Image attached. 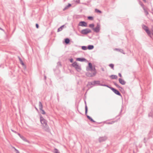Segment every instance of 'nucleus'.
<instances>
[{"label": "nucleus", "mask_w": 153, "mask_h": 153, "mask_svg": "<svg viewBox=\"0 0 153 153\" xmlns=\"http://www.w3.org/2000/svg\"><path fill=\"white\" fill-rule=\"evenodd\" d=\"M40 121L42 124L43 126L44 129L47 131H49L50 129L47 124V121L44 119L42 115L40 116Z\"/></svg>", "instance_id": "obj_1"}, {"label": "nucleus", "mask_w": 153, "mask_h": 153, "mask_svg": "<svg viewBox=\"0 0 153 153\" xmlns=\"http://www.w3.org/2000/svg\"><path fill=\"white\" fill-rule=\"evenodd\" d=\"M85 114L86 116V117L89 120L91 121V122H93V123H95L96 122L90 116L87 115V113L88 112V107L86 105V102L85 101Z\"/></svg>", "instance_id": "obj_2"}, {"label": "nucleus", "mask_w": 153, "mask_h": 153, "mask_svg": "<svg viewBox=\"0 0 153 153\" xmlns=\"http://www.w3.org/2000/svg\"><path fill=\"white\" fill-rule=\"evenodd\" d=\"M72 65L76 69L77 71H81V68L80 66L77 64V63L76 62L73 63L72 64Z\"/></svg>", "instance_id": "obj_3"}, {"label": "nucleus", "mask_w": 153, "mask_h": 153, "mask_svg": "<svg viewBox=\"0 0 153 153\" xmlns=\"http://www.w3.org/2000/svg\"><path fill=\"white\" fill-rule=\"evenodd\" d=\"M91 32V30L88 28H86L82 30L80 33L83 35H86Z\"/></svg>", "instance_id": "obj_4"}, {"label": "nucleus", "mask_w": 153, "mask_h": 153, "mask_svg": "<svg viewBox=\"0 0 153 153\" xmlns=\"http://www.w3.org/2000/svg\"><path fill=\"white\" fill-rule=\"evenodd\" d=\"M142 28L146 31L148 35L150 37H151V31L148 29V27L146 26L143 25L142 26Z\"/></svg>", "instance_id": "obj_5"}, {"label": "nucleus", "mask_w": 153, "mask_h": 153, "mask_svg": "<svg viewBox=\"0 0 153 153\" xmlns=\"http://www.w3.org/2000/svg\"><path fill=\"white\" fill-rule=\"evenodd\" d=\"M88 67L87 68V70L91 71H96L95 67L93 68L92 64L91 63L89 62L88 64Z\"/></svg>", "instance_id": "obj_6"}, {"label": "nucleus", "mask_w": 153, "mask_h": 153, "mask_svg": "<svg viewBox=\"0 0 153 153\" xmlns=\"http://www.w3.org/2000/svg\"><path fill=\"white\" fill-rule=\"evenodd\" d=\"M39 109L40 111L41 112V113L43 114H45L46 113L45 111L43 110V105L41 102L39 101Z\"/></svg>", "instance_id": "obj_7"}, {"label": "nucleus", "mask_w": 153, "mask_h": 153, "mask_svg": "<svg viewBox=\"0 0 153 153\" xmlns=\"http://www.w3.org/2000/svg\"><path fill=\"white\" fill-rule=\"evenodd\" d=\"M100 25L99 23H97V26L95 28H93V30L95 32L97 33H98L100 30Z\"/></svg>", "instance_id": "obj_8"}, {"label": "nucleus", "mask_w": 153, "mask_h": 153, "mask_svg": "<svg viewBox=\"0 0 153 153\" xmlns=\"http://www.w3.org/2000/svg\"><path fill=\"white\" fill-rule=\"evenodd\" d=\"M96 71H93V72L92 73L88 72L86 73V75L88 77H92L95 76L96 75Z\"/></svg>", "instance_id": "obj_9"}, {"label": "nucleus", "mask_w": 153, "mask_h": 153, "mask_svg": "<svg viewBox=\"0 0 153 153\" xmlns=\"http://www.w3.org/2000/svg\"><path fill=\"white\" fill-rule=\"evenodd\" d=\"M79 26H81L82 27H87V23L85 21H80L78 24Z\"/></svg>", "instance_id": "obj_10"}, {"label": "nucleus", "mask_w": 153, "mask_h": 153, "mask_svg": "<svg viewBox=\"0 0 153 153\" xmlns=\"http://www.w3.org/2000/svg\"><path fill=\"white\" fill-rule=\"evenodd\" d=\"M111 90L116 94L122 97V95H121V94L117 90L113 88H111Z\"/></svg>", "instance_id": "obj_11"}, {"label": "nucleus", "mask_w": 153, "mask_h": 153, "mask_svg": "<svg viewBox=\"0 0 153 153\" xmlns=\"http://www.w3.org/2000/svg\"><path fill=\"white\" fill-rule=\"evenodd\" d=\"M113 84H114L115 85L117 88H119V90L121 92H123L124 91V90L123 88L120 86L119 85H118L115 82H113Z\"/></svg>", "instance_id": "obj_12"}, {"label": "nucleus", "mask_w": 153, "mask_h": 153, "mask_svg": "<svg viewBox=\"0 0 153 153\" xmlns=\"http://www.w3.org/2000/svg\"><path fill=\"white\" fill-rule=\"evenodd\" d=\"M107 139V137L105 136L100 137L99 139V141L100 142L105 141Z\"/></svg>", "instance_id": "obj_13"}, {"label": "nucleus", "mask_w": 153, "mask_h": 153, "mask_svg": "<svg viewBox=\"0 0 153 153\" xmlns=\"http://www.w3.org/2000/svg\"><path fill=\"white\" fill-rule=\"evenodd\" d=\"M119 81L120 83L122 85H124L126 83V82L121 78L119 79Z\"/></svg>", "instance_id": "obj_14"}, {"label": "nucleus", "mask_w": 153, "mask_h": 153, "mask_svg": "<svg viewBox=\"0 0 153 153\" xmlns=\"http://www.w3.org/2000/svg\"><path fill=\"white\" fill-rule=\"evenodd\" d=\"M76 60L80 62H85L87 61L86 59L84 58H77Z\"/></svg>", "instance_id": "obj_15"}, {"label": "nucleus", "mask_w": 153, "mask_h": 153, "mask_svg": "<svg viewBox=\"0 0 153 153\" xmlns=\"http://www.w3.org/2000/svg\"><path fill=\"white\" fill-rule=\"evenodd\" d=\"M101 84L100 83V81H94L93 82V85H100Z\"/></svg>", "instance_id": "obj_16"}, {"label": "nucleus", "mask_w": 153, "mask_h": 153, "mask_svg": "<svg viewBox=\"0 0 153 153\" xmlns=\"http://www.w3.org/2000/svg\"><path fill=\"white\" fill-rule=\"evenodd\" d=\"M114 50L117 51L119 52H120L124 54H125V53L124 52L123 50L122 49H119L118 48H115L114 49Z\"/></svg>", "instance_id": "obj_17"}, {"label": "nucleus", "mask_w": 153, "mask_h": 153, "mask_svg": "<svg viewBox=\"0 0 153 153\" xmlns=\"http://www.w3.org/2000/svg\"><path fill=\"white\" fill-rule=\"evenodd\" d=\"M110 77L111 79H117V76L116 75H112L110 76Z\"/></svg>", "instance_id": "obj_18"}, {"label": "nucleus", "mask_w": 153, "mask_h": 153, "mask_svg": "<svg viewBox=\"0 0 153 153\" xmlns=\"http://www.w3.org/2000/svg\"><path fill=\"white\" fill-rule=\"evenodd\" d=\"M94 46L92 45H89L87 47V49L89 50H91L93 49L94 48Z\"/></svg>", "instance_id": "obj_19"}, {"label": "nucleus", "mask_w": 153, "mask_h": 153, "mask_svg": "<svg viewBox=\"0 0 153 153\" xmlns=\"http://www.w3.org/2000/svg\"><path fill=\"white\" fill-rule=\"evenodd\" d=\"M70 42V40L68 38H66L65 39V42L66 44H68Z\"/></svg>", "instance_id": "obj_20"}, {"label": "nucleus", "mask_w": 153, "mask_h": 153, "mask_svg": "<svg viewBox=\"0 0 153 153\" xmlns=\"http://www.w3.org/2000/svg\"><path fill=\"white\" fill-rule=\"evenodd\" d=\"M71 6V4H68L66 5L65 7L63 9V10L65 11V10L67 9L68 8Z\"/></svg>", "instance_id": "obj_21"}, {"label": "nucleus", "mask_w": 153, "mask_h": 153, "mask_svg": "<svg viewBox=\"0 0 153 153\" xmlns=\"http://www.w3.org/2000/svg\"><path fill=\"white\" fill-rule=\"evenodd\" d=\"M100 86H105V87H106L109 88L111 90V88H113V87H111L109 86L108 85H105V84H101V85H100Z\"/></svg>", "instance_id": "obj_22"}, {"label": "nucleus", "mask_w": 153, "mask_h": 153, "mask_svg": "<svg viewBox=\"0 0 153 153\" xmlns=\"http://www.w3.org/2000/svg\"><path fill=\"white\" fill-rule=\"evenodd\" d=\"M64 26H65V25H62L57 30V32H59V31H61L62 30L63 28L64 27Z\"/></svg>", "instance_id": "obj_23"}, {"label": "nucleus", "mask_w": 153, "mask_h": 153, "mask_svg": "<svg viewBox=\"0 0 153 153\" xmlns=\"http://www.w3.org/2000/svg\"><path fill=\"white\" fill-rule=\"evenodd\" d=\"M143 9L144 10V12L146 15V16H147L149 14L148 12L147 11V10L146 9L143 7Z\"/></svg>", "instance_id": "obj_24"}, {"label": "nucleus", "mask_w": 153, "mask_h": 153, "mask_svg": "<svg viewBox=\"0 0 153 153\" xmlns=\"http://www.w3.org/2000/svg\"><path fill=\"white\" fill-rule=\"evenodd\" d=\"M19 60L20 61L21 64L22 65H25L24 63L23 62L22 60L19 57Z\"/></svg>", "instance_id": "obj_25"}, {"label": "nucleus", "mask_w": 153, "mask_h": 153, "mask_svg": "<svg viewBox=\"0 0 153 153\" xmlns=\"http://www.w3.org/2000/svg\"><path fill=\"white\" fill-rule=\"evenodd\" d=\"M149 116L150 117H153V111H151L149 114Z\"/></svg>", "instance_id": "obj_26"}, {"label": "nucleus", "mask_w": 153, "mask_h": 153, "mask_svg": "<svg viewBox=\"0 0 153 153\" xmlns=\"http://www.w3.org/2000/svg\"><path fill=\"white\" fill-rule=\"evenodd\" d=\"M82 49L84 50H85L87 49V47L86 46H82Z\"/></svg>", "instance_id": "obj_27"}, {"label": "nucleus", "mask_w": 153, "mask_h": 153, "mask_svg": "<svg viewBox=\"0 0 153 153\" xmlns=\"http://www.w3.org/2000/svg\"><path fill=\"white\" fill-rule=\"evenodd\" d=\"M114 65L112 64H110L109 65V67H110L113 70L114 69Z\"/></svg>", "instance_id": "obj_28"}, {"label": "nucleus", "mask_w": 153, "mask_h": 153, "mask_svg": "<svg viewBox=\"0 0 153 153\" xmlns=\"http://www.w3.org/2000/svg\"><path fill=\"white\" fill-rule=\"evenodd\" d=\"M93 17L91 16H89L88 17V19L89 20H92L93 19Z\"/></svg>", "instance_id": "obj_29"}, {"label": "nucleus", "mask_w": 153, "mask_h": 153, "mask_svg": "<svg viewBox=\"0 0 153 153\" xmlns=\"http://www.w3.org/2000/svg\"><path fill=\"white\" fill-rule=\"evenodd\" d=\"M95 12H96L99 13H102V12L100 10L97 9H95Z\"/></svg>", "instance_id": "obj_30"}, {"label": "nucleus", "mask_w": 153, "mask_h": 153, "mask_svg": "<svg viewBox=\"0 0 153 153\" xmlns=\"http://www.w3.org/2000/svg\"><path fill=\"white\" fill-rule=\"evenodd\" d=\"M89 26L92 28L93 29V28H94V25L93 24H91L89 25Z\"/></svg>", "instance_id": "obj_31"}, {"label": "nucleus", "mask_w": 153, "mask_h": 153, "mask_svg": "<svg viewBox=\"0 0 153 153\" xmlns=\"http://www.w3.org/2000/svg\"><path fill=\"white\" fill-rule=\"evenodd\" d=\"M54 153H60L59 152L58 150L56 148H55Z\"/></svg>", "instance_id": "obj_32"}, {"label": "nucleus", "mask_w": 153, "mask_h": 153, "mask_svg": "<svg viewBox=\"0 0 153 153\" xmlns=\"http://www.w3.org/2000/svg\"><path fill=\"white\" fill-rule=\"evenodd\" d=\"M93 85V82H88V85Z\"/></svg>", "instance_id": "obj_33"}, {"label": "nucleus", "mask_w": 153, "mask_h": 153, "mask_svg": "<svg viewBox=\"0 0 153 153\" xmlns=\"http://www.w3.org/2000/svg\"><path fill=\"white\" fill-rule=\"evenodd\" d=\"M114 121H112L110 122L107 123H106L108 124H113V123H114Z\"/></svg>", "instance_id": "obj_34"}, {"label": "nucleus", "mask_w": 153, "mask_h": 153, "mask_svg": "<svg viewBox=\"0 0 153 153\" xmlns=\"http://www.w3.org/2000/svg\"><path fill=\"white\" fill-rule=\"evenodd\" d=\"M69 61L70 62L72 63L73 62V59L72 58H71L69 59Z\"/></svg>", "instance_id": "obj_35"}, {"label": "nucleus", "mask_w": 153, "mask_h": 153, "mask_svg": "<svg viewBox=\"0 0 153 153\" xmlns=\"http://www.w3.org/2000/svg\"><path fill=\"white\" fill-rule=\"evenodd\" d=\"M14 148L15 149V150L16 151V153H20V152H19V151L17 149H16L15 148Z\"/></svg>", "instance_id": "obj_36"}, {"label": "nucleus", "mask_w": 153, "mask_h": 153, "mask_svg": "<svg viewBox=\"0 0 153 153\" xmlns=\"http://www.w3.org/2000/svg\"><path fill=\"white\" fill-rule=\"evenodd\" d=\"M36 28H38L39 27V25L38 24H36Z\"/></svg>", "instance_id": "obj_37"}, {"label": "nucleus", "mask_w": 153, "mask_h": 153, "mask_svg": "<svg viewBox=\"0 0 153 153\" xmlns=\"http://www.w3.org/2000/svg\"><path fill=\"white\" fill-rule=\"evenodd\" d=\"M11 130L12 131H13V132H14V133L16 134H17V132L16 131H14V130L11 129Z\"/></svg>", "instance_id": "obj_38"}, {"label": "nucleus", "mask_w": 153, "mask_h": 153, "mask_svg": "<svg viewBox=\"0 0 153 153\" xmlns=\"http://www.w3.org/2000/svg\"><path fill=\"white\" fill-rule=\"evenodd\" d=\"M151 31V33L152 34V35L153 36V30H151V31ZM151 38L152 37V36H151V37H150Z\"/></svg>", "instance_id": "obj_39"}, {"label": "nucleus", "mask_w": 153, "mask_h": 153, "mask_svg": "<svg viewBox=\"0 0 153 153\" xmlns=\"http://www.w3.org/2000/svg\"><path fill=\"white\" fill-rule=\"evenodd\" d=\"M57 65H59L60 66H61V62H58Z\"/></svg>", "instance_id": "obj_40"}, {"label": "nucleus", "mask_w": 153, "mask_h": 153, "mask_svg": "<svg viewBox=\"0 0 153 153\" xmlns=\"http://www.w3.org/2000/svg\"><path fill=\"white\" fill-rule=\"evenodd\" d=\"M118 75H119V76L120 77H122V76L121 74V73H119L118 74Z\"/></svg>", "instance_id": "obj_41"}, {"label": "nucleus", "mask_w": 153, "mask_h": 153, "mask_svg": "<svg viewBox=\"0 0 153 153\" xmlns=\"http://www.w3.org/2000/svg\"><path fill=\"white\" fill-rule=\"evenodd\" d=\"M19 137L21 139H23L24 137L23 136L21 135Z\"/></svg>", "instance_id": "obj_42"}, {"label": "nucleus", "mask_w": 153, "mask_h": 153, "mask_svg": "<svg viewBox=\"0 0 153 153\" xmlns=\"http://www.w3.org/2000/svg\"><path fill=\"white\" fill-rule=\"evenodd\" d=\"M143 140H144V143H146V138H144Z\"/></svg>", "instance_id": "obj_43"}, {"label": "nucleus", "mask_w": 153, "mask_h": 153, "mask_svg": "<svg viewBox=\"0 0 153 153\" xmlns=\"http://www.w3.org/2000/svg\"><path fill=\"white\" fill-rule=\"evenodd\" d=\"M19 136H20L21 135L19 133L17 132V134Z\"/></svg>", "instance_id": "obj_44"}, {"label": "nucleus", "mask_w": 153, "mask_h": 153, "mask_svg": "<svg viewBox=\"0 0 153 153\" xmlns=\"http://www.w3.org/2000/svg\"><path fill=\"white\" fill-rule=\"evenodd\" d=\"M44 79L45 80L46 79L47 77H46V76H45V75L44 76Z\"/></svg>", "instance_id": "obj_45"}, {"label": "nucleus", "mask_w": 153, "mask_h": 153, "mask_svg": "<svg viewBox=\"0 0 153 153\" xmlns=\"http://www.w3.org/2000/svg\"><path fill=\"white\" fill-rule=\"evenodd\" d=\"M0 30H2V31H4V30L1 27H0Z\"/></svg>", "instance_id": "obj_46"}, {"label": "nucleus", "mask_w": 153, "mask_h": 153, "mask_svg": "<svg viewBox=\"0 0 153 153\" xmlns=\"http://www.w3.org/2000/svg\"><path fill=\"white\" fill-rule=\"evenodd\" d=\"M76 2L78 3H79V0H77Z\"/></svg>", "instance_id": "obj_47"}, {"label": "nucleus", "mask_w": 153, "mask_h": 153, "mask_svg": "<svg viewBox=\"0 0 153 153\" xmlns=\"http://www.w3.org/2000/svg\"><path fill=\"white\" fill-rule=\"evenodd\" d=\"M141 6H142L143 7V6H144V5H143V4H141Z\"/></svg>", "instance_id": "obj_48"}, {"label": "nucleus", "mask_w": 153, "mask_h": 153, "mask_svg": "<svg viewBox=\"0 0 153 153\" xmlns=\"http://www.w3.org/2000/svg\"><path fill=\"white\" fill-rule=\"evenodd\" d=\"M35 108H36V109L38 111V109H37V108L36 107H35Z\"/></svg>", "instance_id": "obj_49"}, {"label": "nucleus", "mask_w": 153, "mask_h": 153, "mask_svg": "<svg viewBox=\"0 0 153 153\" xmlns=\"http://www.w3.org/2000/svg\"><path fill=\"white\" fill-rule=\"evenodd\" d=\"M143 1H144V2H146V0H143Z\"/></svg>", "instance_id": "obj_50"}, {"label": "nucleus", "mask_w": 153, "mask_h": 153, "mask_svg": "<svg viewBox=\"0 0 153 153\" xmlns=\"http://www.w3.org/2000/svg\"><path fill=\"white\" fill-rule=\"evenodd\" d=\"M67 0H64V1L65 2Z\"/></svg>", "instance_id": "obj_51"}, {"label": "nucleus", "mask_w": 153, "mask_h": 153, "mask_svg": "<svg viewBox=\"0 0 153 153\" xmlns=\"http://www.w3.org/2000/svg\"><path fill=\"white\" fill-rule=\"evenodd\" d=\"M133 152H134V151H133Z\"/></svg>", "instance_id": "obj_52"}, {"label": "nucleus", "mask_w": 153, "mask_h": 153, "mask_svg": "<svg viewBox=\"0 0 153 153\" xmlns=\"http://www.w3.org/2000/svg\"><path fill=\"white\" fill-rule=\"evenodd\" d=\"M152 14H153V13H152Z\"/></svg>", "instance_id": "obj_53"}]
</instances>
